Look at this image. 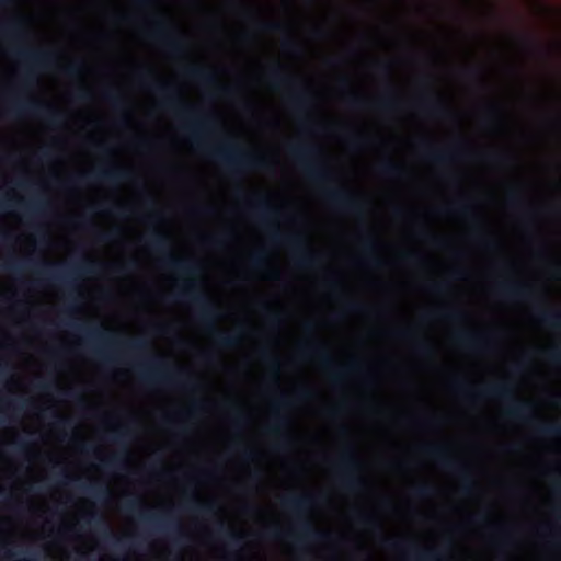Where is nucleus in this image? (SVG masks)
I'll return each instance as SVG.
<instances>
[{
    "mask_svg": "<svg viewBox=\"0 0 561 561\" xmlns=\"http://www.w3.org/2000/svg\"><path fill=\"white\" fill-rule=\"evenodd\" d=\"M301 352L306 356L317 358L325 369L330 370L334 383H339L347 373L357 371L360 367L357 362H352L343 367L335 368L334 359L323 343H309L302 346Z\"/></svg>",
    "mask_w": 561,
    "mask_h": 561,
    "instance_id": "6e6552de",
    "label": "nucleus"
},
{
    "mask_svg": "<svg viewBox=\"0 0 561 561\" xmlns=\"http://www.w3.org/2000/svg\"><path fill=\"white\" fill-rule=\"evenodd\" d=\"M363 248L365 252L368 254V263L375 267H381L385 264V261L376 255L378 245L376 239L368 234L362 240Z\"/></svg>",
    "mask_w": 561,
    "mask_h": 561,
    "instance_id": "a211bd4d",
    "label": "nucleus"
},
{
    "mask_svg": "<svg viewBox=\"0 0 561 561\" xmlns=\"http://www.w3.org/2000/svg\"><path fill=\"white\" fill-rule=\"evenodd\" d=\"M261 165L266 170H272L275 165V161L264 157L261 159Z\"/></svg>",
    "mask_w": 561,
    "mask_h": 561,
    "instance_id": "c03bdc74",
    "label": "nucleus"
},
{
    "mask_svg": "<svg viewBox=\"0 0 561 561\" xmlns=\"http://www.w3.org/2000/svg\"><path fill=\"white\" fill-rule=\"evenodd\" d=\"M560 51H561V45H560V43H556L553 46V54L559 56Z\"/></svg>",
    "mask_w": 561,
    "mask_h": 561,
    "instance_id": "5fc2aeb1",
    "label": "nucleus"
},
{
    "mask_svg": "<svg viewBox=\"0 0 561 561\" xmlns=\"http://www.w3.org/2000/svg\"><path fill=\"white\" fill-rule=\"evenodd\" d=\"M522 44L531 51H539L540 54L549 55L551 51L543 49L539 43L530 35H523L519 37Z\"/></svg>",
    "mask_w": 561,
    "mask_h": 561,
    "instance_id": "b1692460",
    "label": "nucleus"
},
{
    "mask_svg": "<svg viewBox=\"0 0 561 561\" xmlns=\"http://www.w3.org/2000/svg\"><path fill=\"white\" fill-rule=\"evenodd\" d=\"M456 339L459 344L472 351L485 350L490 344L489 335L472 331H460Z\"/></svg>",
    "mask_w": 561,
    "mask_h": 561,
    "instance_id": "4468645a",
    "label": "nucleus"
},
{
    "mask_svg": "<svg viewBox=\"0 0 561 561\" xmlns=\"http://www.w3.org/2000/svg\"><path fill=\"white\" fill-rule=\"evenodd\" d=\"M305 327H306V329H307V330H309V331H310V330H313V323H311V322H307Z\"/></svg>",
    "mask_w": 561,
    "mask_h": 561,
    "instance_id": "13d9d810",
    "label": "nucleus"
},
{
    "mask_svg": "<svg viewBox=\"0 0 561 561\" xmlns=\"http://www.w3.org/2000/svg\"><path fill=\"white\" fill-rule=\"evenodd\" d=\"M460 157L458 150H428L425 158L435 164H447Z\"/></svg>",
    "mask_w": 561,
    "mask_h": 561,
    "instance_id": "dca6fc26",
    "label": "nucleus"
},
{
    "mask_svg": "<svg viewBox=\"0 0 561 561\" xmlns=\"http://www.w3.org/2000/svg\"><path fill=\"white\" fill-rule=\"evenodd\" d=\"M431 316H432V313H431V314H430V313H428V314H425V316H424V319H428Z\"/></svg>",
    "mask_w": 561,
    "mask_h": 561,
    "instance_id": "e2e57ef3",
    "label": "nucleus"
},
{
    "mask_svg": "<svg viewBox=\"0 0 561 561\" xmlns=\"http://www.w3.org/2000/svg\"><path fill=\"white\" fill-rule=\"evenodd\" d=\"M507 201L511 205H518L522 202L519 192L516 188H511L507 192Z\"/></svg>",
    "mask_w": 561,
    "mask_h": 561,
    "instance_id": "f704fd0d",
    "label": "nucleus"
},
{
    "mask_svg": "<svg viewBox=\"0 0 561 561\" xmlns=\"http://www.w3.org/2000/svg\"><path fill=\"white\" fill-rule=\"evenodd\" d=\"M265 81L268 88L274 91L291 88L297 82L296 78L288 72L287 67L278 60L274 61L266 69Z\"/></svg>",
    "mask_w": 561,
    "mask_h": 561,
    "instance_id": "9b49d317",
    "label": "nucleus"
},
{
    "mask_svg": "<svg viewBox=\"0 0 561 561\" xmlns=\"http://www.w3.org/2000/svg\"><path fill=\"white\" fill-rule=\"evenodd\" d=\"M546 536L551 539V543L553 545V547L561 548V541L559 540V537L557 536L556 533H553L552 530H549L546 534Z\"/></svg>",
    "mask_w": 561,
    "mask_h": 561,
    "instance_id": "ea45409f",
    "label": "nucleus"
},
{
    "mask_svg": "<svg viewBox=\"0 0 561 561\" xmlns=\"http://www.w3.org/2000/svg\"><path fill=\"white\" fill-rule=\"evenodd\" d=\"M380 70L386 75L387 77L390 76L391 72V66L388 62H383L379 65Z\"/></svg>",
    "mask_w": 561,
    "mask_h": 561,
    "instance_id": "de8ad7c7",
    "label": "nucleus"
},
{
    "mask_svg": "<svg viewBox=\"0 0 561 561\" xmlns=\"http://www.w3.org/2000/svg\"><path fill=\"white\" fill-rule=\"evenodd\" d=\"M431 239H432L433 241H440L438 238L433 237V236H431Z\"/></svg>",
    "mask_w": 561,
    "mask_h": 561,
    "instance_id": "052dcab7",
    "label": "nucleus"
},
{
    "mask_svg": "<svg viewBox=\"0 0 561 561\" xmlns=\"http://www.w3.org/2000/svg\"><path fill=\"white\" fill-rule=\"evenodd\" d=\"M313 35L318 38H322L327 35V32L323 28L317 27L313 31Z\"/></svg>",
    "mask_w": 561,
    "mask_h": 561,
    "instance_id": "3c124183",
    "label": "nucleus"
},
{
    "mask_svg": "<svg viewBox=\"0 0 561 561\" xmlns=\"http://www.w3.org/2000/svg\"><path fill=\"white\" fill-rule=\"evenodd\" d=\"M347 101L352 108H360L365 104L364 100L353 92L347 94Z\"/></svg>",
    "mask_w": 561,
    "mask_h": 561,
    "instance_id": "7c9ffc66",
    "label": "nucleus"
},
{
    "mask_svg": "<svg viewBox=\"0 0 561 561\" xmlns=\"http://www.w3.org/2000/svg\"><path fill=\"white\" fill-rule=\"evenodd\" d=\"M313 95L309 90H299L289 94L288 101L299 114H306L312 104Z\"/></svg>",
    "mask_w": 561,
    "mask_h": 561,
    "instance_id": "2eb2a0df",
    "label": "nucleus"
},
{
    "mask_svg": "<svg viewBox=\"0 0 561 561\" xmlns=\"http://www.w3.org/2000/svg\"><path fill=\"white\" fill-rule=\"evenodd\" d=\"M337 412H339V409H337V408H336V409H332V410H330V413H331V414H336Z\"/></svg>",
    "mask_w": 561,
    "mask_h": 561,
    "instance_id": "bf43d9fd",
    "label": "nucleus"
},
{
    "mask_svg": "<svg viewBox=\"0 0 561 561\" xmlns=\"http://www.w3.org/2000/svg\"><path fill=\"white\" fill-rule=\"evenodd\" d=\"M553 275L557 278H561V262H558L553 265Z\"/></svg>",
    "mask_w": 561,
    "mask_h": 561,
    "instance_id": "8fccbe9b",
    "label": "nucleus"
},
{
    "mask_svg": "<svg viewBox=\"0 0 561 561\" xmlns=\"http://www.w3.org/2000/svg\"><path fill=\"white\" fill-rule=\"evenodd\" d=\"M444 319L453 322H460L467 318V314L461 310H450L440 314Z\"/></svg>",
    "mask_w": 561,
    "mask_h": 561,
    "instance_id": "c85d7f7f",
    "label": "nucleus"
},
{
    "mask_svg": "<svg viewBox=\"0 0 561 561\" xmlns=\"http://www.w3.org/2000/svg\"><path fill=\"white\" fill-rule=\"evenodd\" d=\"M379 172L381 175L389 179H402L405 175V169L392 160L382 162L379 167Z\"/></svg>",
    "mask_w": 561,
    "mask_h": 561,
    "instance_id": "6ab92c4d",
    "label": "nucleus"
},
{
    "mask_svg": "<svg viewBox=\"0 0 561 561\" xmlns=\"http://www.w3.org/2000/svg\"><path fill=\"white\" fill-rule=\"evenodd\" d=\"M328 286L334 293L342 290V283L339 279H330Z\"/></svg>",
    "mask_w": 561,
    "mask_h": 561,
    "instance_id": "a19ab883",
    "label": "nucleus"
},
{
    "mask_svg": "<svg viewBox=\"0 0 561 561\" xmlns=\"http://www.w3.org/2000/svg\"><path fill=\"white\" fill-rule=\"evenodd\" d=\"M435 493V488L428 483H422L413 489V495L417 499H428Z\"/></svg>",
    "mask_w": 561,
    "mask_h": 561,
    "instance_id": "393cba45",
    "label": "nucleus"
},
{
    "mask_svg": "<svg viewBox=\"0 0 561 561\" xmlns=\"http://www.w3.org/2000/svg\"><path fill=\"white\" fill-rule=\"evenodd\" d=\"M345 309L351 313H362L367 310L366 306L357 301H347L345 304Z\"/></svg>",
    "mask_w": 561,
    "mask_h": 561,
    "instance_id": "c756f323",
    "label": "nucleus"
},
{
    "mask_svg": "<svg viewBox=\"0 0 561 561\" xmlns=\"http://www.w3.org/2000/svg\"><path fill=\"white\" fill-rule=\"evenodd\" d=\"M497 288L500 295L511 301L528 300L534 295L531 285L512 279L501 282Z\"/></svg>",
    "mask_w": 561,
    "mask_h": 561,
    "instance_id": "f8f14e48",
    "label": "nucleus"
},
{
    "mask_svg": "<svg viewBox=\"0 0 561 561\" xmlns=\"http://www.w3.org/2000/svg\"><path fill=\"white\" fill-rule=\"evenodd\" d=\"M457 211L462 216H469L472 213V206L470 204H461L458 206Z\"/></svg>",
    "mask_w": 561,
    "mask_h": 561,
    "instance_id": "58836bf2",
    "label": "nucleus"
},
{
    "mask_svg": "<svg viewBox=\"0 0 561 561\" xmlns=\"http://www.w3.org/2000/svg\"><path fill=\"white\" fill-rule=\"evenodd\" d=\"M426 112L434 117L449 116L450 112L439 100L433 101L428 95L424 98Z\"/></svg>",
    "mask_w": 561,
    "mask_h": 561,
    "instance_id": "412c9836",
    "label": "nucleus"
},
{
    "mask_svg": "<svg viewBox=\"0 0 561 561\" xmlns=\"http://www.w3.org/2000/svg\"><path fill=\"white\" fill-rule=\"evenodd\" d=\"M415 351L423 356H431L434 353L432 345L423 339L415 342Z\"/></svg>",
    "mask_w": 561,
    "mask_h": 561,
    "instance_id": "bb28decb",
    "label": "nucleus"
},
{
    "mask_svg": "<svg viewBox=\"0 0 561 561\" xmlns=\"http://www.w3.org/2000/svg\"><path fill=\"white\" fill-rule=\"evenodd\" d=\"M288 153L312 182L322 185L324 201L337 210L356 217H364L366 203L355 193L341 186H330L334 181L331 170L318 159L321 149L312 144H298L288 147Z\"/></svg>",
    "mask_w": 561,
    "mask_h": 561,
    "instance_id": "f257e3e1",
    "label": "nucleus"
},
{
    "mask_svg": "<svg viewBox=\"0 0 561 561\" xmlns=\"http://www.w3.org/2000/svg\"><path fill=\"white\" fill-rule=\"evenodd\" d=\"M455 276H456L457 278H461V277L463 276V272H462V271H460V270H459V271H456V272H455Z\"/></svg>",
    "mask_w": 561,
    "mask_h": 561,
    "instance_id": "4d7b16f0",
    "label": "nucleus"
},
{
    "mask_svg": "<svg viewBox=\"0 0 561 561\" xmlns=\"http://www.w3.org/2000/svg\"><path fill=\"white\" fill-rule=\"evenodd\" d=\"M340 484L351 493H358L366 488V480L360 474L362 463L353 445L343 448L339 456Z\"/></svg>",
    "mask_w": 561,
    "mask_h": 561,
    "instance_id": "423d86ee",
    "label": "nucleus"
},
{
    "mask_svg": "<svg viewBox=\"0 0 561 561\" xmlns=\"http://www.w3.org/2000/svg\"><path fill=\"white\" fill-rule=\"evenodd\" d=\"M405 213L402 208H396L394 210V215L398 216V217H401L403 216Z\"/></svg>",
    "mask_w": 561,
    "mask_h": 561,
    "instance_id": "6e6d98bb",
    "label": "nucleus"
},
{
    "mask_svg": "<svg viewBox=\"0 0 561 561\" xmlns=\"http://www.w3.org/2000/svg\"><path fill=\"white\" fill-rule=\"evenodd\" d=\"M381 545L385 548L402 552L408 561H443L444 558L437 549L419 550L413 543H405L388 537L382 538Z\"/></svg>",
    "mask_w": 561,
    "mask_h": 561,
    "instance_id": "1a4fd4ad",
    "label": "nucleus"
},
{
    "mask_svg": "<svg viewBox=\"0 0 561 561\" xmlns=\"http://www.w3.org/2000/svg\"><path fill=\"white\" fill-rule=\"evenodd\" d=\"M297 397L301 400H306V399H309L311 397V391L308 390V389H299L297 392H296Z\"/></svg>",
    "mask_w": 561,
    "mask_h": 561,
    "instance_id": "a18cd8bd",
    "label": "nucleus"
},
{
    "mask_svg": "<svg viewBox=\"0 0 561 561\" xmlns=\"http://www.w3.org/2000/svg\"><path fill=\"white\" fill-rule=\"evenodd\" d=\"M536 432L541 437H557L561 435V425L540 424L536 427Z\"/></svg>",
    "mask_w": 561,
    "mask_h": 561,
    "instance_id": "5701e85b",
    "label": "nucleus"
},
{
    "mask_svg": "<svg viewBox=\"0 0 561 561\" xmlns=\"http://www.w3.org/2000/svg\"><path fill=\"white\" fill-rule=\"evenodd\" d=\"M548 357L551 362L557 363L561 359V350L560 351H551L548 353Z\"/></svg>",
    "mask_w": 561,
    "mask_h": 561,
    "instance_id": "49530a36",
    "label": "nucleus"
},
{
    "mask_svg": "<svg viewBox=\"0 0 561 561\" xmlns=\"http://www.w3.org/2000/svg\"><path fill=\"white\" fill-rule=\"evenodd\" d=\"M482 520L483 522H489V519L485 516L482 517Z\"/></svg>",
    "mask_w": 561,
    "mask_h": 561,
    "instance_id": "69168bd1",
    "label": "nucleus"
},
{
    "mask_svg": "<svg viewBox=\"0 0 561 561\" xmlns=\"http://www.w3.org/2000/svg\"><path fill=\"white\" fill-rule=\"evenodd\" d=\"M342 82H343V83H347V79H346V78H343V79H342Z\"/></svg>",
    "mask_w": 561,
    "mask_h": 561,
    "instance_id": "0e129e2a",
    "label": "nucleus"
},
{
    "mask_svg": "<svg viewBox=\"0 0 561 561\" xmlns=\"http://www.w3.org/2000/svg\"><path fill=\"white\" fill-rule=\"evenodd\" d=\"M454 390L470 400L497 399L507 403L508 416L525 422L535 420V405L530 401L519 400L515 397V390L507 382L490 385L481 390L473 391L468 383L461 380L453 382Z\"/></svg>",
    "mask_w": 561,
    "mask_h": 561,
    "instance_id": "39448f33",
    "label": "nucleus"
},
{
    "mask_svg": "<svg viewBox=\"0 0 561 561\" xmlns=\"http://www.w3.org/2000/svg\"><path fill=\"white\" fill-rule=\"evenodd\" d=\"M273 125H274V126H278V121L274 119V121H273Z\"/></svg>",
    "mask_w": 561,
    "mask_h": 561,
    "instance_id": "680f3d73",
    "label": "nucleus"
},
{
    "mask_svg": "<svg viewBox=\"0 0 561 561\" xmlns=\"http://www.w3.org/2000/svg\"><path fill=\"white\" fill-rule=\"evenodd\" d=\"M559 519L561 520V512H560V515H559Z\"/></svg>",
    "mask_w": 561,
    "mask_h": 561,
    "instance_id": "338daca9",
    "label": "nucleus"
},
{
    "mask_svg": "<svg viewBox=\"0 0 561 561\" xmlns=\"http://www.w3.org/2000/svg\"><path fill=\"white\" fill-rule=\"evenodd\" d=\"M415 257H416V255H415V253H413V252H408V253H405V254L403 255V259H404V260H407V261H411V260H413V259H415Z\"/></svg>",
    "mask_w": 561,
    "mask_h": 561,
    "instance_id": "864d4df0",
    "label": "nucleus"
},
{
    "mask_svg": "<svg viewBox=\"0 0 561 561\" xmlns=\"http://www.w3.org/2000/svg\"><path fill=\"white\" fill-rule=\"evenodd\" d=\"M554 493L559 496H561V479L554 483Z\"/></svg>",
    "mask_w": 561,
    "mask_h": 561,
    "instance_id": "603ef678",
    "label": "nucleus"
},
{
    "mask_svg": "<svg viewBox=\"0 0 561 561\" xmlns=\"http://www.w3.org/2000/svg\"><path fill=\"white\" fill-rule=\"evenodd\" d=\"M316 504V496L312 494H300L284 496L280 499L283 510L294 514L297 517L296 530L284 531L278 526H273L267 530V535L273 540H286L295 538L297 545H302L306 541L319 542L328 538V534L318 530L313 527L311 522L306 518V515L311 511Z\"/></svg>",
    "mask_w": 561,
    "mask_h": 561,
    "instance_id": "20e7f679",
    "label": "nucleus"
},
{
    "mask_svg": "<svg viewBox=\"0 0 561 561\" xmlns=\"http://www.w3.org/2000/svg\"><path fill=\"white\" fill-rule=\"evenodd\" d=\"M265 320L274 332H279L285 324V314L279 309L268 308L265 313Z\"/></svg>",
    "mask_w": 561,
    "mask_h": 561,
    "instance_id": "aec40b11",
    "label": "nucleus"
},
{
    "mask_svg": "<svg viewBox=\"0 0 561 561\" xmlns=\"http://www.w3.org/2000/svg\"><path fill=\"white\" fill-rule=\"evenodd\" d=\"M260 30L265 34H282L284 35L280 47L284 53L291 56H299L301 54L300 44L291 36L290 26L287 23L266 20L260 23Z\"/></svg>",
    "mask_w": 561,
    "mask_h": 561,
    "instance_id": "9d476101",
    "label": "nucleus"
},
{
    "mask_svg": "<svg viewBox=\"0 0 561 561\" xmlns=\"http://www.w3.org/2000/svg\"><path fill=\"white\" fill-rule=\"evenodd\" d=\"M378 107L385 112H393L399 108L400 102L398 98L394 95V93H389L385 96H382L378 103Z\"/></svg>",
    "mask_w": 561,
    "mask_h": 561,
    "instance_id": "4be33fe9",
    "label": "nucleus"
},
{
    "mask_svg": "<svg viewBox=\"0 0 561 561\" xmlns=\"http://www.w3.org/2000/svg\"><path fill=\"white\" fill-rule=\"evenodd\" d=\"M265 277L271 279V280H280L282 279V273H280V271L277 267L268 265L265 268Z\"/></svg>",
    "mask_w": 561,
    "mask_h": 561,
    "instance_id": "72a5a7b5",
    "label": "nucleus"
},
{
    "mask_svg": "<svg viewBox=\"0 0 561 561\" xmlns=\"http://www.w3.org/2000/svg\"><path fill=\"white\" fill-rule=\"evenodd\" d=\"M261 219L266 228L267 239L274 245H287L293 250L294 262L299 268H312L319 263V256L307 245L300 233H285L280 228L284 207L264 201L261 204Z\"/></svg>",
    "mask_w": 561,
    "mask_h": 561,
    "instance_id": "7ed1b4c3",
    "label": "nucleus"
},
{
    "mask_svg": "<svg viewBox=\"0 0 561 561\" xmlns=\"http://www.w3.org/2000/svg\"><path fill=\"white\" fill-rule=\"evenodd\" d=\"M423 451L434 459L444 469L456 473L461 480V491L463 494H471L476 490V481L469 470V467L451 457L446 446L431 445L423 448Z\"/></svg>",
    "mask_w": 561,
    "mask_h": 561,
    "instance_id": "0eeeda50",
    "label": "nucleus"
},
{
    "mask_svg": "<svg viewBox=\"0 0 561 561\" xmlns=\"http://www.w3.org/2000/svg\"><path fill=\"white\" fill-rule=\"evenodd\" d=\"M251 21H252V3L251 0H248V55H251V42H252V34H251Z\"/></svg>",
    "mask_w": 561,
    "mask_h": 561,
    "instance_id": "2f4dec72",
    "label": "nucleus"
},
{
    "mask_svg": "<svg viewBox=\"0 0 561 561\" xmlns=\"http://www.w3.org/2000/svg\"><path fill=\"white\" fill-rule=\"evenodd\" d=\"M250 421H251V413H250V354L248 353V520L250 519V516L253 512L252 502L250 499V480H251V470H250V461L252 460V448L250 444ZM250 526L248 525V561H251L250 556Z\"/></svg>",
    "mask_w": 561,
    "mask_h": 561,
    "instance_id": "ddd939ff",
    "label": "nucleus"
},
{
    "mask_svg": "<svg viewBox=\"0 0 561 561\" xmlns=\"http://www.w3.org/2000/svg\"><path fill=\"white\" fill-rule=\"evenodd\" d=\"M537 320L558 332L561 333V312L556 310H539L537 313Z\"/></svg>",
    "mask_w": 561,
    "mask_h": 561,
    "instance_id": "f3484780",
    "label": "nucleus"
},
{
    "mask_svg": "<svg viewBox=\"0 0 561 561\" xmlns=\"http://www.w3.org/2000/svg\"><path fill=\"white\" fill-rule=\"evenodd\" d=\"M483 245L488 249H497L499 248V242L495 241L494 239H490V238H483Z\"/></svg>",
    "mask_w": 561,
    "mask_h": 561,
    "instance_id": "37998d69",
    "label": "nucleus"
},
{
    "mask_svg": "<svg viewBox=\"0 0 561 561\" xmlns=\"http://www.w3.org/2000/svg\"><path fill=\"white\" fill-rule=\"evenodd\" d=\"M466 75L471 77H480L481 70L479 68H470L465 71Z\"/></svg>",
    "mask_w": 561,
    "mask_h": 561,
    "instance_id": "09e8293b",
    "label": "nucleus"
},
{
    "mask_svg": "<svg viewBox=\"0 0 561 561\" xmlns=\"http://www.w3.org/2000/svg\"><path fill=\"white\" fill-rule=\"evenodd\" d=\"M488 118L491 121H499L500 107L496 104H489L486 107Z\"/></svg>",
    "mask_w": 561,
    "mask_h": 561,
    "instance_id": "c9c22d12",
    "label": "nucleus"
},
{
    "mask_svg": "<svg viewBox=\"0 0 561 561\" xmlns=\"http://www.w3.org/2000/svg\"><path fill=\"white\" fill-rule=\"evenodd\" d=\"M448 288L447 283H434L431 285V290L435 294H443Z\"/></svg>",
    "mask_w": 561,
    "mask_h": 561,
    "instance_id": "4c0bfd02",
    "label": "nucleus"
},
{
    "mask_svg": "<svg viewBox=\"0 0 561 561\" xmlns=\"http://www.w3.org/2000/svg\"><path fill=\"white\" fill-rule=\"evenodd\" d=\"M397 334L399 337L405 339V340H410V339L414 337V331L411 329L400 330L397 332Z\"/></svg>",
    "mask_w": 561,
    "mask_h": 561,
    "instance_id": "79ce46f5",
    "label": "nucleus"
},
{
    "mask_svg": "<svg viewBox=\"0 0 561 561\" xmlns=\"http://www.w3.org/2000/svg\"><path fill=\"white\" fill-rule=\"evenodd\" d=\"M359 522H360L364 526H366V527H377V526H378V524H377L376 519H375L373 516H370V515H366V514H362V515L359 516Z\"/></svg>",
    "mask_w": 561,
    "mask_h": 561,
    "instance_id": "e433bc0d",
    "label": "nucleus"
},
{
    "mask_svg": "<svg viewBox=\"0 0 561 561\" xmlns=\"http://www.w3.org/2000/svg\"><path fill=\"white\" fill-rule=\"evenodd\" d=\"M485 158L496 164H507L511 163L513 158L511 154L502 152V153H494V154H488Z\"/></svg>",
    "mask_w": 561,
    "mask_h": 561,
    "instance_id": "cd10ccee",
    "label": "nucleus"
},
{
    "mask_svg": "<svg viewBox=\"0 0 561 561\" xmlns=\"http://www.w3.org/2000/svg\"><path fill=\"white\" fill-rule=\"evenodd\" d=\"M350 142L355 148H362L367 145L368 138L364 137L362 134H355L350 137Z\"/></svg>",
    "mask_w": 561,
    "mask_h": 561,
    "instance_id": "473e14b6",
    "label": "nucleus"
},
{
    "mask_svg": "<svg viewBox=\"0 0 561 561\" xmlns=\"http://www.w3.org/2000/svg\"><path fill=\"white\" fill-rule=\"evenodd\" d=\"M265 362L271 382L277 389L275 396L270 400V420L265 432L273 438V449L275 451H284L293 445V437L290 435L293 422L288 414L289 409L293 407V400L287 392L279 390L283 371L280 357L275 354H266Z\"/></svg>",
    "mask_w": 561,
    "mask_h": 561,
    "instance_id": "f03ea898",
    "label": "nucleus"
},
{
    "mask_svg": "<svg viewBox=\"0 0 561 561\" xmlns=\"http://www.w3.org/2000/svg\"><path fill=\"white\" fill-rule=\"evenodd\" d=\"M247 229L249 230L250 226H247ZM251 263H252V255H251L250 249L248 248V271L250 270ZM250 300H251L250 277L248 276V342L250 341V337H251Z\"/></svg>",
    "mask_w": 561,
    "mask_h": 561,
    "instance_id": "a878e982",
    "label": "nucleus"
}]
</instances>
